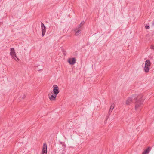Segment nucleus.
Masks as SVG:
<instances>
[{
    "instance_id": "obj_4",
    "label": "nucleus",
    "mask_w": 154,
    "mask_h": 154,
    "mask_svg": "<svg viewBox=\"0 0 154 154\" xmlns=\"http://www.w3.org/2000/svg\"><path fill=\"white\" fill-rule=\"evenodd\" d=\"M53 92L54 94L57 95L59 92V88L58 86L56 85H54L53 86Z\"/></svg>"
},
{
    "instance_id": "obj_16",
    "label": "nucleus",
    "mask_w": 154,
    "mask_h": 154,
    "mask_svg": "<svg viewBox=\"0 0 154 154\" xmlns=\"http://www.w3.org/2000/svg\"><path fill=\"white\" fill-rule=\"evenodd\" d=\"M152 27L154 26V21L152 22Z\"/></svg>"
},
{
    "instance_id": "obj_12",
    "label": "nucleus",
    "mask_w": 154,
    "mask_h": 154,
    "mask_svg": "<svg viewBox=\"0 0 154 154\" xmlns=\"http://www.w3.org/2000/svg\"><path fill=\"white\" fill-rule=\"evenodd\" d=\"M82 22L75 29H76V30L79 29L82 26Z\"/></svg>"
},
{
    "instance_id": "obj_9",
    "label": "nucleus",
    "mask_w": 154,
    "mask_h": 154,
    "mask_svg": "<svg viewBox=\"0 0 154 154\" xmlns=\"http://www.w3.org/2000/svg\"><path fill=\"white\" fill-rule=\"evenodd\" d=\"M151 150L150 147H149L143 152L142 154H148Z\"/></svg>"
},
{
    "instance_id": "obj_3",
    "label": "nucleus",
    "mask_w": 154,
    "mask_h": 154,
    "mask_svg": "<svg viewBox=\"0 0 154 154\" xmlns=\"http://www.w3.org/2000/svg\"><path fill=\"white\" fill-rule=\"evenodd\" d=\"M150 64V62L149 60H147L145 61V66L144 69L145 72L147 73L149 72Z\"/></svg>"
},
{
    "instance_id": "obj_5",
    "label": "nucleus",
    "mask_w": 154,
    "mask_h": 154,
    "mask_svg": "<svg viewBox=\"0 0 154 154\" xmlns=\"http://www.w3.org/2000/svg\"><path fill=\"white\" fill-rule=\"evenodd\" d=\"M41 26L42 29V36L43 37L46 31V27L44 24L42 22L41 23Z\"/></svg>"
},
{
    "instance_id": "obj_10",
    "label": "nucleus",
    "mask_w": 154,
    "mask_h": 154,
    "mask_svg": "<svg viewBox=\"0 0 154 154\" xmlns=\"http://www.w3.org/2000/svg\"><path fill=\"white\" fill-rule=\"evenodd\" d=\"M74 31H76L75 33V35L76 36H78L81 35V30L80 29L76 30L75 29Z\"/></svg>"
},
{
    "instance_id": "obj_1",
    "label": "nucleus",
    "mask_w": 154,
    "mask_h": 154,
    "mask_svg": "<svg viewBox=\"0 0 154 154\" xmlns=\"http://www.w3.org/2000/svg\"><path fill=\"white\" fill-rule=\"evenodd\" d=\"M135 101V109L140 111L144 101L143 96L141 95H133L131 97H129L126 100L125 103L127 105H129L132 103L133 100Z\"/></svg>"
},
{
    "instance_id": "obj_7",
    "label": "nucleus",
    "mask_w": 154,
    "mask_h": 154,
    "mask_svg": "<svg viewBox=\"0 0 154 154\" xmlns=\"http://www.w3.org/2000/svg\"><path fill=\"white\" fill-rule=\"evenodd\" d=\"M76 59L75 58H73L72 59H69L68 60V62L71 65H73L76 63Z\"/></svg>"
},
{
    "instance_id": "obj_14",
    "label": "nucleus",
    "mask_w": 154,
    "mask_h": 154,
    "mask_svg": "<svg viewBox=\"0 0 154 154\" xmlns=\"http://www.w3.org/2000/svg\"><path fill=\"white\" fill-rule=\"evenodd\" d=\"M62 152H60V153H61V154H64V153L65 152V151L64 149H63V150H62Z\"/></svg>"
},
{
    "instance_id": "obj_13",
    "label": "nucleus",
    "mask_w": 154,
    "mask_h": 154,
    "mask_svg": "<svg viewBox=\"0 0 154 154\" xmlns=\"http://www.w3.org/2000/svg\"><path fill=\"white\" fill-rule=\"evenodd\" d=\"M149 26H148L147 25H146V26H145V28L146 29H149Z\"/></svg>"
},
{
    "instance_id": "obj_8",
    "label": "nucleus",
    "mask_w": 154,
    "mask_h": 154,
    "mask_svg": "<svg viewBox=\"0 0 154 154\" xmlns=\"http://www.w3.org/2000/svg\"><path fill=\"white\" fill-rule=\"evenodd\" d=\"M57 95L56 94L48 95L49 98L51 101L55 100L56 97Z\"/></svg>"
},
{
    "instance_id": "obj_11",
    "label": "nucleus",
    "mask_w": 154,
    "mask_h": 154,
    "mask_svg": "<svg viewBox=\"0 0 154 154\" xmlns=\"http://www.w3.org/2000/svg\"><path fill=\"white\" fill-rule=\"evenodd\" d=\"M114 107V104H113L111 106L109 110V112H111Z\"/></svg>"
},
{
    "instance_id": "obj_6",
    "label": "nucleus",
    "mask_w": 154,
    "mask_h": 154,
    "mask_svg": "<svg viewBox=\"0 0 154 154\" xmlns=\"http://www.w3.org/2000/svg\"><path fill=\"white\" fill-rule=\"evenodd\" d=\"M47 145L46 144L44 143L43 145L42 151V154H47Z\"/></svg>"
},
{
    "instance_id": "obj_2",
    "label": "nucleus",
    "mask_w": 154,
    "mask_h": 154,
    "mask_svg": "<svg viewBox=\"0 0 154 154\" xmlns=\"http://www.w3.org/2000/svg\"><path fill=\"white\" fill-rule=\"evenodd\" d=\"M10 54L12 57L16 61H18L19 59L16 56V54L15 51L14 49L13 48H11Z\"/></svg>"
},
{
    "instance_id": "obj_17",
    "label": "nucleus",
    "mask_w": 154,
    "mask_h": 154,
    "mask_svg": "<svg viewBox=\"0 0 154 154\" xmlns=\"http://www.w3.org/2000/svg\"><path fill=\"white\" fill-rule=\"evenodd\" d=\"M26 97V96L25 95H23V96L22 97L23 99L24 98H25Z\"/></svg>"
},
{
    "instance_id": "obj_15",
    "label": "nucleus",
    "mask_w": 154,
    "mask_h": 154,
    "mask_svg": "<svg viewBox=\"0 0 154 154\" xmlns=\"http://www.w3.org/2000/svg\"><path fill=\"white\" fill-rule=\"evenodd\" d=\"M151 48L153 49L154 50V45L151 46Z\"/></svg>"
}]
</instances>
